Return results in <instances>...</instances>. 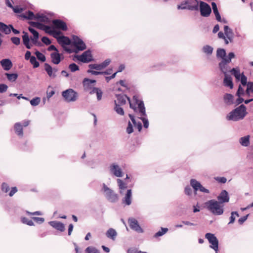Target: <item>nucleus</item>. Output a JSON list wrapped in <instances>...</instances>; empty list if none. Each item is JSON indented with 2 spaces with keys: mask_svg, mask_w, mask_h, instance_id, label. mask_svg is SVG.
Segmentation results:
<instances>
[{
  "mask_svg": "<svg viewBox=\"0 0 253 253\" xmlns=\"http://www.w3.org/2000/svg\"><path fill=\"white\" fill-rule=\"evenodd\" d=\"M40 101H41L40 98L39 97H36L32 99L30 101V104H31L32 106H37L40 103Z\"/></svg>",
  "mask_w": 253,
  "mask_h": 253,
  "instance_id": "nucleus-51",
  "label": "nucleus"
},
{
  "mask_svg": "<svg viewBox=\"0 0 253 253\" xmlns=\"http://www.w3.org/2000/svg\"><path fill=\"white\" fill-rule=\"evenodd\" d=\"M168 231V229L167 228H161V231H159L156 233L154 237L155 238H157L160 236H162L164 235Z\"/></svg>",
  "mask_w": 253,
  "mask_h": 253,
  "instance_id": "nucleus-45",
  "label": "nucleus"
},
{
  "mask_svg": "<svg viewBox=\"0 0 253 253\" xmlns=\"http://www.w3.org/2000/svg\"><path fill=\"white\" fill-rule=\"evenodd\" d=\"M106 235L107 238L114 241L116 239L117 233L114 229L111 228L107 231Z\"/></svg>",
  "mask_w": 253,
  "mask_h": 253,
  "instance_id": "nucleus-26",
  "label": "nucleus"
},
{
  "mask_svg": "<svg viewBox=\"0 0 253 253\" xmlns=\"http://www.w3.org/2000/svg\"><path fill=\"white\" fill-rule=\"evenodd\" d=\"M90 94L96 93L98 101H100L102 99L103 92L102 90L97 87H94L93 89L89 91Z\"/></svg>",
  "mask_w": 253,
  "mask_h": 253,
  "instance_id": "nucleus-33",
  "label": "nucleus"
},
{
  "mask_svg": "<svg viewBox=\"0 0 253 253\" xmlns=\"http://www.w3.org/2000/svg\"><path fill=\"white\" fill-rule=\"evenodd\" d=\"M11 41L13 44L16 45H19L20 43V39L18 37H12L11 38Z\"/></svg>",
  "mask_w": 253,
  "mask_h": 253,
  "instance_id": "nucleus-58",
  "label": "nucleus"
},
{
  "mask_svg": "<svg viewBox=\"0 0 253 253\" xmlns=\"http://www.w3.org/2000/svg\"><path fill=\"white\" fill-rule=\"evenodd\" d=\"M131 190L128 189L124 198L123 199V203L126 205H130L131 203Z\"/></svg>",
  "mask_w": 253,
  "mask_h": 253,
  "instance_id": "nucleus-25",
  "label": "nucleus"
},
{
  "mask_svg": "<svg viewBox=\"0 0 253 253\" xmlns=\"http://www.w3.org/2000/svg\"><path fill=\"white\" fill-rule=\"evenodd\" d=\"M224 31L226 37L229 39L230 42H232L233 34L232 30L227 25L224 26Z\"/></svg>",
  "mask_w": 253,
  "mask_h": 253,
  "instance_id": "nucleus-28",
  "label": "nucleus"
},
{
  "mask_svg": "<svg viewBox=\"0 0 253 253\" xmlns=\"http://www.w3.org/2000/svg\"><path fill=\"white\" fill-rule=\"evenodd\" d=\"M69 68L72 72H76L79 70V66L74 63L69 65Z\"/></svg>",
  "mask_w": 253,
  "mask_h": 253,
  "instance_id": "nucleus-54",
  "label": "nucleus"
},
{
  "mask_svg": "<svg viewBox=\"0 0 253 253\" xmlns=\"http://www.w3.org/2000/svg\"><path fill=\"white\" fill-rule=\"evenodd\" d=\"M30 63L33 65L34 68H37L39 66V63L37 60L36 57L34 56H32L30 60Z\"/></svg>",
  "mask_w": 253,
  "mask_h": 253,
  "instance_id": "nucleus-50",
  "label": "nucleus"
},
{
  "mask_svg": "<svg viewBox=\"0 0 253 253\" xmlns=\"http://www.w3.org/2000/svg\"><path fill=\"white\" fill-rule=\"evenodd\" d=\"M203 51L207 54L210 55L212 53L213 48L210 45L204 46L203 48Z\"/></svg>",
  "mask_w": 253,
  "mask_h": 253,
  "instance_id": "nucleus-49",
  "label": "nucleus"
},
{
  "mask_svg": "<svg viewBox=\"0 0 253 253\" xmlns=\"http://www.w3.org/2000/svg\"><path fill=\"white\" fill-rule=\"evenodd\" d=\"M14 129L16 133L20 136H22L23 134L22 126L20 123H16L14 125Z\"/></svg>",
  "mask_w": 253,
  "mask_h": 253,
  "instance_id": "nucleus-35",
  "label": "nucleus"
},
{
  "mask_svg": "<svg viewBox=\"0 0 253 253\" xmlns=\"http://www.w3.org/2000/svg\"><path fill=\"white\" fill-rule=\"evenodd\" d=\"M20 17L28 20L34 19L35 14L31 11H28L25 13H22L19 15Z\"/></svg>",
  "mask_w": 253,
  "mask_h": 253,
  "instance_id": "nucleus-32",
  "label": "nucleus"
},
{
  "mask_svg": "<svg viewBox=\"0 0 253 253\" xmlns=\"http://www.w3.org/2000/svg\"><path fill=\"white\" fill-rule=\"evenodd\" d=\"M0 31L5 34H9L11 32L10 27L3 23L0 22Z\"/></svg>",
  "mask_w": 253,
  "mask_h": 253,
  "instance_id": "nucleus-31",
  "label": "nucleus"
},
{
  "mask_svg": "<svg viewBox=\"0 0 253 253\" xmlns=\"http://www.w3.org/2000/svg\"><path fill=\"white\" fill-rule=\"evenodd\" d=\"M29 24L34 27L37 28L39 29L42 30L44 31L45 25H43L41 23L38 22L30 21Z\"/></svg>",
  "mask_w": 253,
  "mask_h": 253,
  "instance_id": "nucleus-40",
  "label": "nucleus"
},
{
  "mask_svg": "<svg viewBox=\"0 0 253 253\" xmlns=\"http://www.w3.org/2000/svg\"><path fill=\"white\" fill-rule=\"evenodd\" d=\"M117 100L116 101L117 104L120 105H123L126 103V100L129 101L130 107L133 109L136 112L137 108L134 106L133 104L130 102V98L128 97L125 94H117L116 95Z\"/></svg>",
  "mask_w": 253,
  "mask_h": 253,
  "instance_id": "nucleus-11",
  "label": "nucleus"
},
{
  "mask_svg": "<svg viewBox=\"0 0 253 253\" xmlns=\"http://www.w3.org/2000/svg\"><path fill=\"white\" fill-rule=\"evenodd\" d=\"M224 205L215 200H210L205 203V207L215 215H220L224 212Z\"/></svg>",
  "mask_w": 253,
  "mask_h": 253,
  "instance_id": "nucleus-2",
  "label": "nucleus"
},
{
  "mask_svg": "<svg viewBox=\"0 0 253 253\" xmlns=\"http://www.w3.org/2000/svg\"><path fill=\"white\" fill-rule=\"evenodd\" d=\"M235 57V54L232 52H229L226 59H223L219 63V67L220 71L224 74H227L228 72H230V68L229 64L231 62L232 59Z\"/></svg>",
  "mask_w": 253,
  "mask_h": 253,
  "instance_id": "nucleus-4",
  "label": "nucleus"
},
{
  "mask_svg": "<svg viewBox=\"0 0 253 253\" xmlns=\"http://www.w3.org/2000/svg\"><path fill=\"white\" fill-rule=\"evenodd\" d=\"M109 169L110 172L118 177L123 176V171L119 166L115 163H113L110 166Z\"/></svg>",
  "mask_w": 253,
  "mask_h": 253,
  "instance_id": "nucleus-14",
  "label": "nucleus"
},
{
  "mask_svg": "<svg viewBox=\"0 0 253 253\" xmlns=\"http://www.w3.org/2000/svg\"><path fill=\"white\" fill-rule=\"evenodd\" d=\"M114 102H115V107L114 108V110H115L116 113L118 114H119L120 115H122V116L124 115V111L123 109L120 107L121 105L117 104L116 100H115Z\"/></svg>",
  "mask_w": 253,
  "mask_h": 253,
  "instance_id": "nucleus-43",
  "label": "nucleus"
},
{
  "mask_svg": "<svg viewBox=\"0 0 253 253\" xmlns=\"http://www.w3.org/2000/svg\"><path fill=\"white\" fill-rule=\"evenodd\" d=\"M239 216L237 211H232L231 212V216L230 217V221L228 224L233 223L235 221L236 216L238 217Z\"/></svg>",
  "mask_w": 253,
  "mask_h": 253,
  "instance_id": "nucleus-48",
  "label": "nucleus"
},
{
  "mask_svg": "<svg viewBox=\"0 0 253 253\" xmlns=\"http://www.w3.org/2000/svg\"><path fill=\"white\" fill-rule=\"evenodd\" d=\"M128 116L130 118L132 123L133 124L135 127L137 128L139 131H140L142 129L141 123L140 122L137 123L135 120L134 116L133 115L131 114H129Z\"/></svg>",
  "mask_w": 253,
  "mask_h": 253,
  "instance_id": "nucleus-37",
  "label": "nucleus"
},
{
  "mask_svg": "<svg viewBox=\"0 0 253 253\" xmlns=\"http://www.w3.org/2000/svg\"><path fill=\"white\" fill-rule=\"evenodd\" d=\"M85 251L86 253H100L98 250L92 247H87Z\"/></svg>",
  "mask_w": 253,
  "mask_h": 253,
  "instance_id": "nucleus-52",
  "label": "nucleus"
},
{
  "mask_svg": "<svg viewBox=\"0 0 253 253\" xmlns=\"http://www.w3.org/2000/svg\"><path fill=\"white\" fill-rule=\"evenodd\" d=\"M88 67H89V68L90 69L89 70H92L93 69H95V70H96L97 71H100V70H102L100 64H89L88 65Z\"/></svg>",
  "mask_w": 253,
  "mask_h": 253,
  "instance_id": "nucleus-47",
  "label": "nucleus"
},
{
  "mask_svg": "<svg viewBox=\"0 0 253 253\" xmlns=\"http://www.w3.org/2000/svg\"><path fill=\"white\" fill-rule=\"evenodd\" d=\"M5 75L6 76L7 80L10 82H15L17 78H18V74L16 73H5Z\"/></svg>",
  "mask_w": 253,
  "mask_h": 253,
  "instance_id": "nucleus-39",
  "label": "nucleus"
},
{
  "mask_svg": "<svg viewBox=\"0 0 253 253\" xmlns=\"http://www.w3.org/2000/svg\"><path fill=\"white\" fill-rule=\"evenodd\" d=\"M230 72L234 76L237 80L240 79L241 74L240 70L238 68L231 69Z\"/></svg>",
  "mask_w": 253,
  "mask_h": 253,
  "instance_id": "nucleus-42",
  "label": "nucleus"
},
{
  "mask_svg": "<svg viewBox=\"0 0 253 253\" xmlns=\"http://www.w3.org/2000/svg\"><path fill=\"white\" fill-rule=\"evenodd\" d=\"M52 24L54 27L62 31H66L68 29L66 23L59 19H55L52 21Z\"/></svg>",
  "mask_w": 253,
  "mask_h": 253,
  "instance_id": "nucleus-18",
  "label": "nucleus"
},
{
  "mask_svg": "<svg viewBox=\"0 0 253 253\" xmlns=\"http://www.w3.org/2000/svg\"><path fill=\"white\" fill-rule=\"evenodd\" d=\"M103 190L105 193L106 198L111 202H115L118 201V197L113 190L108 188L104 183L103 184Z\"/></svg>",
  "mask_w": 253,
  "mask_h": 253,
  "instance_id": "nucleus-8",
  "label": "nucleus"
},
{
  "mask_svg": "<svg viewBox=\"0 0 253 253\" xmlns=\"http://www.w3.org/2000/svg\"><path fill=\"white\" fill-rule=\"evenodd\" d=\"M247 85V88L246 92L248 96H250L251 92H253V82H248Z\"/></svg>",
  "mask_w": 253,
  "mask_h": 253,
  "instance_id": "nucleus-44",
  "label": "nucleus"
},
{
  "mask_svg": "<svg viewBox=\"0 0 253 253\" xmlns=\"http://www.w3.org/2000/svg\"><path fill=\"white\" fill-rule=\"evenodd\" d=\"M34 19L42 22L47 23L49 21V19L46 16L39 13L35 14Z\"/></svg>",
  "mask_w": 253,
  "mask_h": 253,
  "instance_id": "nucleus-27",
  "label": "nucleus"
},
{
  "mask_svg": "<svg viewBox=\"0 0 253 253\" xmlns=\"http://www.w3.org/2000/svg\"><path fill=\"white\" fill-rule=\"evenodd\" d=\"M177 9H188V7L185 3V1L181 3L180 5H178Z\"/></svg>",
  "mask_w": 253,
  "mask_h": 253,
  "instance_id": "nucleus-64",
  "label": "nucleus"
},
{
  "mask_svg": "<svg viewBox=\"0 0 253 253\" xmlns=\"http://www.w3.org/2000/svg\"><path fill=\"white\" fill-rule=\"evenodd\" d=\"M53 30H54V29L51 28L49 26L45 25L44 27V31L46 33H47L49 35L52 34V33L53 32Z\"/></svg>",
  "mask_w": 253,
  "mask_h": 253,
  "instance_id": "nucleus-59",
  "label": "nucleus"
},
{
  "mask_svg": "<svg viewBox=\"0 0 253 253\" xmlns=\"http://www.w3.org/2000/svg\"><path fill=\"white\" fill-rule=\"evenodd\" d=\"M224 102L228 104H231L233 103L234 96L231 94L226 93L224 96Z\"/></svg>",
  "mask_w": 253,
  "mask_h": 253,
  "instance_id": "nucleus-38",
  "label": "nucleus"
},
{
  "mask_svg": "<svg viewBox=\"0 0 253 253\" xmlns=\"http://www.w3.org/2000/svg\"><path fill=\"white\" fill-rule=\"evenodd\" d=\"M44 70L49 77L53 78L56 77V73L58 71V69L57 68H52L51 65L48 63H45Z\"/></svg>",
  "mask_w": 253,
  "mask_h": 253,
  "instance_id": "nucleus-20",
  "label": "nucleus"
},
{
  "mask_svg": "<svg viewBox=\"0 0 253 253\" xmlns=\"http://www.w3.org/2000/svg\"><path fill=\"white\" fill-rule=\"evenodd\" d=\"M1 66L3 70L5 71L9 70L12 67V63L9 59H4L0 61Z\"/></svg>",
  "mask_w": 253,
  "mask_h": 253,
  "instance_id": "nucleus-23",
  "label": "nucleus"
},
{
  "mask_svg": "<svg viewBox=\"0 0 253 253\" xmlns=\"http://www.w3.org/2000/svg\"><path fill=\"white\" fill-rule=\"evenodd\" d=\"M9 190V187L7 183L4 182L1 184V190L3 192L7 193Z\"/></svg>",
  "mask_w": 253,
  "mask_h": 253,
  "instance_id": "nucleus-55",
  "label": "nucleus"
},
{
  "mask_svg": "<svg viewBox=\"0 0 253 253\" xmlns=\"http://www.w3.org/2000/svg\"><path fill=\"white\" fill-rule=\"evenodd\" d=\"M21 221L25 224H26L29 226H33L34 225V222L31 219H29L28 218L26 217H22L21 218Z\"/></svg>",
  "mask_w": 253,
  "mask_h": 253,
  "instance_id": "nucleus-53",
  "label": "nucleus"
},
{
  "mask_svg": "<svg viewBox=\"0 0 253 253\" xmlns=\"http://www.w3.org/2000/svg\"><path fill=\"white\" fill-rule=\"evenodd\" d=\"M225 78L223 80V84L225 86L229 87L230 89L233 88V84L232 81V78L230 76H228L227 74L224 75Z\"/></svg>",
  "mask_w": 253,
  "mask_h": 253,
  "instance_id": "nucleus-29",
  "label": "nucleus"
},
{
  "mask_svg": "<svg viewBox=\"0 0 253 253\" xmlns=\"http://www.w3.org/2000/svg\"><path fill=\"white\" fill-rule=\"evenodd\" d=\"M62 95L65 100L68 102L75 101L77 98V93L71 88L63 91Z\"/></svg>",
  "mask_w": 253,
  "mask_h": 253,
  "instance_id": "nucleus-7",
  "label": "nucleus"
},
{
  "mask_svg": "<svg viewBox=\"0 0 253 253\" xmlns=\"http://www.w3.org/2000/svg\"><path fill=\"white\" fill-rule=\"evenodd\" d=\"M190 184L195 191H197V190H199L200 191L204 193H210V191L208 189L205 188L201 184L200 182H199L194 179H192L190 180Z\"/></svg>",
  "mask_w": 253,
  "mask_h": 253,
  "instance_id": "nucleus-15",
  "label": "nucleus"
},
{
  "mask_svg": "<svg viewBox=\"0 0 253 253\" xmlns=\"http://www.w3.org/2000/svg\"><path fill=\"white\" fill-rule=\"evenodd\" d=\"M49 224L52 227L61 232L64 231L65 230L64 224L60 222L57 221H52L49 222Z\"/></svg>",
  "mask_w": 253,
  "mask_h": 253,
  "instance_id": "nucleus-22",
  "label": "nucleus"
},
{
  "mask_svg": "<svg viewBox=\"0 0 253 253\" xmlns=\"http://www.w3.org/2000/svg\"><path fill=\"white\" fill-rule=\"evenodd\" d=\"M58 43L61 45L64 50L68 53H73L74 51L72 47V42L70 39L66 36H61L57 39Z\"/></svg>",
  "mask_w": 253,
  "mask_h": 253,
  "instance_id": "nucleus-5",
  "label": "nucleus"
},
{
  "mask_svg": "<svg viewBox=\"0 0 253 253\" xmlns=\"http://www.w3.org/2000/svg\"><path fill=\"white\" fill-rule=\"evenodd\" d=\"M250 135H248L240 138L239 140L240 143L243 146L247 147L250 144Z\"/></svg>",
  "mask_w": 253,
  "mask_h": 253,
  "instance_id": "nucleus-34",
  "label": "nucleus"
},
{
  "mask_svg": "<svg viewBox=\"0 0 253 253\" xmlns=\"http://www.w3.org/2000/svg\"><path fill=\"white\" fill-rule=\"evenodd\" d=\"M133 99L138 105V109L139 112L140 114V115L142 116L140 118V119L142 121L144 127L147 128L149 126V122L148 119L146 117L147 115L146 114L145 108L144 105V103L142 101L139 100L138 97L136 95H134L133 97Z\"/></svg>",
  "mask_w": 253,
  "mask_h": 253,
  "instance_id": "nucleus-3",
  "label": "nucleus"
},
{
  "mask_svg": "<svg viewBox=\"0 0 253 253\" xmlns=\"http://www.w3.org/2000/svg\"><path fill=\"white\" fill-rule=\"evenodd\" d=\"M74 46V52L77 53L79 51H83L86 48V45L83 41L77 36H73L72 46Z\"/></svg>",
  "mask_w": 253,
  "mask_h": 253,
  "instance_id": "nucleus-6",
  "label": "nucleus"
},
{
  "mask_svg": "<svg viewBox=\"0 0 253 253\" xmlns=\"http://www.w3.org/2000/svg\"><path fill=\"white\" fill-rule=\"evenodd\" d=\"M199 8L201 12V15L205 17L210 16L211 12V9L210 6L205 2L201 1L200 2Z\"/></svg>",
  "mask_w": 253,
  "mask_h": 253,
  "instance_id": "nucleus-10",
  "label": "nucleus"
},
{
  "mask_svg": "<svg viewBox=\"0 0 253 253\" xmlns=\"http://www.w3.org/2000/svg\"><path fill=\"white\" fill-rule=\"evenodd\" d=\"M218 202L223 204L224 203L228 202L229 197L228 192L225 190H222L217 197Z\"/></svg>",
  "mask_w": 253,
  "mask_h": 253,
  "instance_id": "nucleus-21",
  "label": "nucleus"
},
{
  "mask_svg": "<svg viewBox=\"0 0 253 253\" xmlns=\"http://www.w3.org/2000/svg\"><path fill=\"white\" fill-rule=\"evenodd\" d=\"M42 41L46 45H49L51 42L50 39L47 37H43L42 39Z\"/></svg>",
  "mask_w": 253,
  "mask_h": 253,
  "instance_id": "nucleus-63",
  "label": "nucleus"
},
{
  "mask_svg": "<svg viewBox=\"0 0 253 253\" xmlns=\"http://www.w3.org/2000/svg\"><path fill=\"white\" fill-rule=\"evenodd\" d=\"M205 238L211 244L210 248L214 250V251H218V240L215 236L213 234L208 233L206 234Z\"/></svg>",
  "mask_w": 253,
  "mask_h": 253,
  "instance_id": "nucleus-9",
  "label": "nucleus"
},
{
  "mask_svg": "<svg viewBox=\"0 0 253 253\" xmlns=\"http://www.w3.org/2000/svg\"><path fill=\"white\" fill-rule=\"evenodd\" d=\"M241 82L243 85L245 86L247 84V78L242 73L240 77Z\"/></svg>",
  "mask_w": 253,
  "mask_h": 253,
  "instance_id": "nucleus-56",
  "label": "nucleus"
},
{
  "mask_svg": "<svg viewBox=\"0 0 253 253\" xmlns=\"http://www.w3.org/2000/svg\"><path fill=\"white\" fill-rule=\"evenodd\" d=\"M226 51L223 48H218L216 51V57L217 58H221V60L223 59H226Z\"/></svg>",
  "mask_w": 253,
  "mask_h": 253,
  "instance_id": "nucleus-36",
  "label": "nucleus"
},
{
  "mask_svg": "<svg viewBox=\"0 0 253 253\" xmlns=\"http://www.w3.org/2000/svg\"><path fill=\"white\" fill-rule=\"evenodd\" d=\"M111 62V60L110 59H107L102 63H100L102 69H103L105 68L107 66H108Z\"/></svg>",
  "mask_w": 253,
  "mask_h": 253,
  "instance_id": "nucleus-57",
  "label": "nucleus"
},
{
  "mask_svg": "<svg viewBox=\"0 0 253 253\" xmlns=\"http://www.w3.org/2000/svg\"><path fill=\"white\" fill-rule=\"evenodd\" d=\"M8 88V86L4 84H0V92L3 93L7 91Z\"/></svg>",
  "mask_w": 253,
  "mask_h": 253,
  "instance_id": "nucleus-60",
  "label": "nucleus"
},
{
  "mask_svg": "<svg viewBox=\"0 0 253 253\" xmlns=\"http://www.w3.org/2000/svg\"><path fill=\"white\" fill-rule=\"evenodd\" d=\"M35 54H36L37 58L39 60H40L42 62H44L46 60V58H45V56H44V55L43 54H42V53L40 52V51H36Z\"/></svg>",
  "mask_w": 253,
  "mask_h": 253,
  "instance_id": "nucleus-46",
  "label": "nucleus"
},
{
  "mask_svg": "<svg viewBox=\"0 0 253 253\" xmlns=\"http://www.w3.org/2000/svg\"><path fill=\"white\" fill-rule=\"evenodd\" d=\"M15 13H19L22 12L24 10L23 8L20 7L18 6H15L14 7H11Z\"/></svg>",
  "mask_w": 253,
  "mask_h": 253,
  "instance_id": "nucleus-61",
  "label": "nucleus"
},
{
  "mask_svg": "<svg viewBox=\"0 0 253 253\" xmlns=\"http://www.w3.org/2000/svg\"><path fill=\"white\" fill-rule=\"evenodd\" d=\"M117 182L120 190V193L123 194V190H125L127 187L126 184L120 179H117Z\"/></svg>",
  "mask_w": 253,
  "mask_h": 253,
  "instance_id": "nucleus-41",
  "label": "nucleus"
},
{
  "mask_svg": "<svg viewBox=\"0 0 253 253\" xmlns=\"http://www.w3.org/2000/svg\"><path fill=\"white\" fill-rule=\"evenodd\" d=\"M76 57L83 63H88L92 60L91 53L89 50L84 51L81 55H77Z\"/></svg>",
  "mask_w": 253,
  "mask_h": 253,
  "instance_id": "nucleus-12",
  "label": "nucleus"
},
{
  "mask_svg": "<svg viewBox=\"0 0 253 253\" xmlns=\"http://www.w3.org/2000/svg\"><path fill=\"white\" fill-rule=\"evenodd\" d=\"M185 2L187 5L188 10L197 11L199 9V2L197 0H186Z\"/></svg>",
  "mask_w": 253,
  "mask_h": 253,
  "instance_id": "nucleus-19",
  "label": "nucleus"
},
{
  "mask_svg": "<svg viewBox=\"0 0 253 253\" xmlns=\"http://www.w3.org/2000/svg\"><path fill=\"white\" fill-rule=\"evenodd\" d=\"M24 35L22 36L23 44L25 45L27 48L31 49V46L29 43L30 39L29 35L27 32L23 31Z\"/></svg>",
  "mask_w": 253,
  "mask_h": 253,
  "instance_id": "nucleus-30",
  "label": "nucleus"
},
{
  "mask_svg": "<svg viewBox=\"0 0 253 253\" xmlns=\"http://www.w3.org/2000/svg\"><path fill=\"white\" fill-rule=\"evenodd\" d=\"M244 90L242 88L241 85L239 86L238 89L236 93V95L238 97H240L241 95H244Z\"/></svg>",
  "mask_w": 253,
  "mask_h": 253,
  "instance_id": "nucleus-62",
  "label": "nucleus"
},
{
  "mask_svg": "<svg viewBox=\"0 0 253 253\" xmlns=\"http://www.w3.org/2000/svg\"><path fill=\"white\" fill-rule=\"evenodd\" d=\"M50 57L52 63L57 65L59 64L61 61V54L58 52H54L50 54Z\"/></svg>",
  "mask_w": 253,
  "mask_h": 253,
  "instance_id": "nucleus-24",
  "label": "nucleus"
},
{
  "mask_svg": "<svg viewBox=\"0 0 253 253\" xmlns=\"http://www.w3.org/2000/svg\"><path fill=\"white\" fill-rule=\"evenodd\" d=\"M247 114L246 107L242 104L230 112L226 116L228 121H238L243 120Z\"/></svg>",
  "mask_w": 253,
  "mask_h": 253,
  "instance_id": "nucleus-1",
  "label": "nucleus"
},
{
  "mask_svg": "<svg viewBox=\"0 0 253 253\" xmlns=\"http://www.w3.org/2000/svg\"><path fill=\"white\" fill-rule=\"evenodd\" d=\"M128 222L130 228L138 232V233H143V230L139 225L137 220L134 218H129L128 219Z\"/></svg>",
  "mask_w": 253,
  "mask_h": 253,
  "instance_id": "nucleus-13",
  "label": "nucleus"
},
{
  "mask_svg": "<svg viewBox=\"0 0 253 253\" xmlns=\"http://www.w3.org/2000/svg\"><path fill=\"white\" fill-rule=\"evenodd\" d=\"M29 31L33 35V37H31V39L32 41V43L38 46L41 45L42 43L41 42H38V40L39 38V33L35 30L33 28L29 27L28 28Z\"/></svg>",
  "mask_w": 253,
  "mask_h": 253,
  "instance_id": "nucleus-17",
  "label": "nucleus"
},
{
  "mask_svg": "<svg viewBox=\"0 0 253 253\" xmlns=\"http://www.w3.org/2000/svg\"><path fill=\"white\" fill-rule=\"evenodd\" d=\"M95 83L96 81L94 80H90L87 78L84 79L83 84L84 90L89 93V91L94 87H93L94 84H92Z\"/></svg>",
  "mask_w": 253,
  "mask_h": 253,
  "instance_id": "nucleus-16",
  "label": "nucleus"
}]
</instances>
